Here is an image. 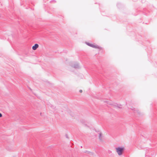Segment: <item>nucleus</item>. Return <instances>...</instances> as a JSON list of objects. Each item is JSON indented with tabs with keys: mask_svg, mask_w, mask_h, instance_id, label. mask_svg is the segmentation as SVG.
Segmentation results:
<instances>
[{
	"mask_svg": "<svg viewBox=\"0 0 157 157\" xmlns=\"http://www.w3.org/2000/svg\"><path fill=\"white\" fill-rule=\"evenodd\" d=\"M114 106H115V108H122V106L121 105H118L117 104H115L114 105Z\"/></svg>",
	"mask_w": 157,
	"mask_h": 157,
	"instance_id": "39448f33",
	"label": "nucleus"
},
{
	"mask_svg": "<svg viewBox=\"0 0 157 157\" xmlns=\"http://www.w3.org/2000/svg\"><path fill=\"white\" fill-rule=\"evenodd\" d=\"M39 45L38 44H36L32 47V49L33 50H35L38 47Z\"/></svg>",
	"mask_w": 157,
	"mask_h": 157,
	"instance_id": "7ed1b4c3",
	"label": "nucleus"
},
{
	"mask_svg": "<svg viewBox=\"0 0 157 157\" xmlns=\"http://www.w3.org/2000/svg\"><path fill=\"white\" fill-rule=\"evenodd\" d=\"M116 151L119 155H121L124 150V148L122 147H118L116 148Z\"/></svg>",
	"mask_w": 157,
	"mask_h": 157,
	"instance_id": "f257e3e1",
	"label": "nucleus"
},
{
	"mask_svg": "<svg viewBox=\"0 0 157 157\" xmlns=\"http://www.w3.org/2000/svg\"><path fill=\"white\" fill-rule=\"evenodd\" d=\"M52 108H53V109H54L55 108V107H54V106H52Z\"/></svg>",
	"mask_w": 157,
	"mask_h": 157,
	"instance_id": "9b49d317",
	"label": "nucleus"
},
{
	"mask_svg": "<svg viewBox=\"0 0 157 157\" xmlns=\"http://www.w3.org/2000/svg\"><path fill=\"white\" fill-rule=\"evenodd\" d=\"M99 139L101 141L102 140V139H101V133H99Z\"/></svg>",
	"mask_w": 157,
	"mask_h": 157,
	"instance_id": "0eeeda50",
	"label": "nucleus"
},
{
	"mask_svg": "<svg viewBox=\"0 0 157 157\" xmlns=\"http://www.w3.org/2000/svg\"><path fill=\"white\" fill-rule=\"evenodd\" d=\"M82 90H79V92H80V93H82Z\"/></svg>",
	"mask_w": 157,
	"mask_h": 157,
	"instance_id": "9d476101",
	"label": "nucleus"
},
{
	"mask_svg": "<svg viewBox=\"0 0 157 157\" xmlns=\"http://www.w3.org/2000/svg\"><path fill=\"white\" fill-rule=\"evenodd\" d=\"M72 67L76 69L79 68V65L77 63H75L73 66H72Z\"/></svg>",
	"mask_w": 157,
	"mask_h": 157,
	"instance_id": "20e7f679",
	"label": "nucleus"
},
{
	"mask_svg": "<svg viewBox=\"0 0 157 157\" xmlns=\"http://www.w3.org/2000/svg\"><path fill=\"white\" fill-rule=\"evenodd\" d=\"M90 47H92V48H98V49L99 48V47L97 45H93L92 44L90 46Z\"/></svg>",
	"mask_w": 157,
	"mask_h": 157,
	"instance_id": "423d86ee",
	"label": "nucleus"
},
{
	"mask_svg": "<svg viewBox=\"0 0 157 157\" xmlns=\"http://www.w3.org/2000/svg\"><path fill=\"white\" fill-rule=\"evenodd\" d=\"M84 153L89 154L90 155H93L94 154L93 152H90L89 151H86L84 152Z\"/></svg>",
	"mask_w": 157,
	"mask_h": 157,
	"instance_id": "f03ea898",
	"label": "nucleus"
},
{
	"mask_svg": "<svg viewBox=\"0 0 157 157\" xmlns=\"http://www.w3.org/2000/svg\"><path fill=\"white\" fill-rule=\"evenodd\" d=\"M2 116V114L1 113H0V117H1Z\"/></svg>",
	"mask_w": 157,
	"mask_h": 157,
	"instance_id": "1a4fd4ad",
	"label": "nucleus"
},
{
	"mask_svg": "<svg viewBox=\"0 0 157 157\" xmlns=\"http://www.w3.org/2000/svg\"><path fill=\"white\" fill-rule=\"evenodd\" d=\"M86 44L88 46L90 47V46L91 44H90V43H89L86 42Z\"/></svg>",
	"mask_w": 157,
	"mask_h": 157,
	"instance_id": "6e6552de",
	"label": "nucleus"
}]
</instances>
